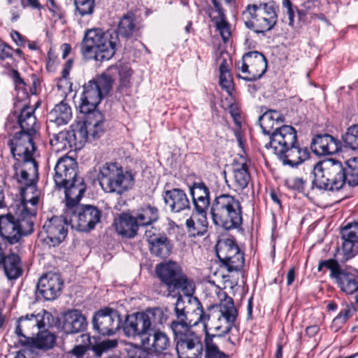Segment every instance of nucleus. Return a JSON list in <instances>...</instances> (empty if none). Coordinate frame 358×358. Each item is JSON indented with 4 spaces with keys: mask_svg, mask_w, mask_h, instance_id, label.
Wrapping results in <instances>:
<instances>
[{
    "mask_svg": "<svg viewBox=\"0 0 358 358\" xmlns=\"http://www.w3.org/2000/svg\"><path fill=\"white\" fill-rule=\"evenodd\" d=\"M185 308L186 313L194 318L196 324H203L205 334L208 331L207 328L209 327L215 332L210 335L217 336L216 338L230 332L238 315L233 299L225 293L219 303L210 306L206 311L197 297H189L187 301H185Z\"/></svg>",
    "mask_w": 358,
    "mask_h": 358,
    "instance_id": "nucleus-1",
    "label": "nucleus"
},
{
    "mask_svg": "<svg viewBox=\"0 0 358 358\" xmlns=\"http://www.w3.org/2000/svg\"><path fill=\"white\" fill-rule=\"evenodd\" d=\"M175 318L170 324L175 341L178 358H201L203 353V344L201 338L191 330L196 322L186 313L185 300L179 296L174 307Z\"/></svg>",
    "mask_w": 358,
    "mask_h": 358,
    "instance_id": "nucleus-2",
    "label": "nucleus"
},
{
    "mask_svg": "<svg viewBox=\"0 0 358 358\" xmlns=\"http://www.w3.org/2000/svg\"><path fill=\"white\" fill-rule=\"evenodd\" d=\"M38 194L29 200H22L9 212L0 216V234L10 244L20 241L22 236L34 231V220L37 213Z\"/></svg>",
    "mask_w": 358,
    "mask_h": 358,
    "instance_id": "nucleus-3",
    "label": "nucleus"
},
{
    "mask_svg": "<svg viewBox=\"0 0 358 358\" xmlns=\"http://www.w3.org/2000/svg\"><path fill=\"white\" fill-rule=\"evenodd\" d=\"M269 138L265 148L272 150L284 165L296 166L309 157L308 149L297 143L296 131L292 126L282 125L277 128Z\"/></svg>",
    "mask_w": 358,
    "mask_h": 358,
    "instance_id": "nucleus-4",
    "label": "nucleus"
},
{
    "mask_svg": "<svg viewBox=\"0 0 358 358\" xmlns=\"http://www.w3.org/2000/svg\"><path fill=\"white\" fill-rule=\"evenodd\" d=\"M119 44L120 38L115 29L103 31L101 29L94 28L85 31L80 52L87 59L103 62L114 56Z\"/></svg>",
    "mask_w": 358,
    "mask_h": 358,
    "instance_id": "nucleus-5",
    "label": "nucleus"
},
{
    "mask_svg": "<svg viewBox=\"0 0 358 358\" xmlns=\"http://www.w3.org/2000/svg\"><path fill=\"white\" fill-rule=\"evenodd\" d=\"M210 215L213 224L225 230L237 229L243 223V208L239 199L222 193L212 200Z\"/></svg>",
    "mask_w": 358,
    "mask_h": 358,
    "instance_id": "nucleus-6",
    "label": "nucleus"
},
{
    "mask_svg": "<svg viewBox=\"0 0 358 358\" xmlns=\"http://www.w3.org/2000/svg\"><path fill=\"white\" fill-rule=\"evenodd\" d=\"M156 273L162 283L166 287L167 296H181L185 301L193 297L195 285L182 272L180 266L176 262H169L161 264L156 268Z\"/></svg>",
    "mask_w": 358,
    "mask_h": 358,
    "instance_id": "nucleus-7",
    "label": "nucleus"
},
{
    "mask_svg": "<svg viewBox=\"0 0 358 358\" xmlns=\"http://www.w3.org/2000/svg\"><path fill=\"white\" fill-rule=\"evenodd\" d=\"M311 189L338 191L345 185V166L336 159L317 162L313 167Z\"/></svg>",
    "mask_w": 358,
    "mask_h": 358,
    "instance_id": "nucleus-8",
    "label": "nucleus"
},
{
    "mask_svg": "<svg viewBox=\"0 0 358 358\" xmlns=\"http://www.w3.org/2000/svg\"><path fill=\"white\" fill-rule=\"evenodd\" d=\"M242 20L247 28L257 34H264L274 27L278 15L271 3L252 4L243 11Z\"/></svg>",
    "mask_w": 358,
    "mask_h": 358,
    "instance_id": "nucleus-9",
    "label": "nucleus"
},
{
    "mask_svg": "<svg viewBox=\"0 0 358 358\" xmlns=\"http://www.w3.org/2000/svg\"><path fill=\"white\" fill-rule=\"evenodd\" d=\"M99 184L106 192L122 194L131 188L134 183V176L124 171L117 163H106L99 170Z\"/></svg>",
    "mask_w": 358,
    "mask_h": 358,
    "instance_id": "nucleus-10",
    "label": "nucleus"
},
{
    "mask_svg": "<svg viewBox=\"0 0 358 358\" xmlns=\"http://www.w3.org/2000/svg\"><path fill=\"white\" fill-rule=\"evenodd\" d=\"M113 79L106 73H103L95 80H90L83 85L81 103L79 106L82 113L92 115L102 98L112 89Z\"/></svg>",
    "mask_w": 358,
    "mask_h": 358,
    "instance_id": "nucleus-11",
    "label": "nucleus"
},
{
    "mask_svg": "<svg viewBox=\"0 0 358 358\" xmlns=\"http://www.w3.org/2000/svg\"><path fill=\"white\" fill-rule=\"evenodd\" d=\"M64 215L69 219V224L73 229L88 232L94 229L101 222L102 212L92 205H78L66 208Z\"/></svg>",
    "mask_w": 358,
    "mask_h": 358,
    "instance_id": "nucleus-12",
    "label": "nucleus"
},
{
    "mask_svg": "<svg viewBox=\"0 0 358 358\" xmlns=\"http://www.w3.org/2000/svg\"><path fill=\"white\" fill-rule=\"evenodd\" d=\"M13 165L14 173L12 178L19 185L22 200H27V190L31 192L36 190V184L38 179V164L36 159L17 160Z\"/></svg>",
    "mask_w": 358,
    "mask_h": 358,
    "instance_id": "nucleus-13",
    "label": "nucleus"
},
{
    "mask_svg": "<svg viewBox=\"0 0 358 358\" xmlns=\"http://www.w3.org/2000/svg\"><path fill=\"white\" fill-rule=\"evenodd\" d=\"M87 120L83 122H77L71 126V132L75 136V146L77 149L85 143L90 134L93 138L99 137L103 131V117L100 112L88 114Z\"/></svg>",
    "mask_w": 358,
    "mask_h": 358,
    "instance_id": "nucleus-14",
    "label": "nucleus"
},
{
    "mask_svg": "<svg viewBox=\"0 0 358 358\" xmlns=\"http://www.w3.org/2000/svg\"><path fill=\"white\" fill-rule=\"evenodd\" d=\"M236 66L245 74L241 77L248 81H255L265 73L267 69V60L265 56L258 51L246 52L241 60L236 63Z\"/></svg>",
    "mask_w": 358,
    "mask_h": 358,
    "instance_id": "nucleus-15",
    "label": "nucleus"
},
{
    "mask_svg": "<svg viewBox=\"0 0 358 358\" xmlns=\"http://www.w3.org/2000/svg\"><path fill=\"white\" fill-rule=\"evenodd\" d=\"M92 325L103 336L114 335L122 327L121 315L117 310L104 308L94 313Z\"/></svg>",
    "mask_w": 358,
    "mask_h": 358,
    "instance_id": "nucleus-16",
    "label": "nucleus"
},
{
    "mask_svg": "<svg viewBox=\"0 0 358 358\" xmlns=\"http://www.w3.org/2000/svg\"><path fill=\"white\" fill-rule=\"evenodd\" d=\"M37 136V135L22 131L15 133L8 142L13 157L16 160L36 159V147L34 141Z\"/></svg>",
    "mask_w": 358,
    "mask_h": 358,
    "instance_id": "nucleus-17",
    "label": "nucleus"
},
{
    "mask_svg": "<svg viewBox=\"0 0 358 358\" xmlns=\"http://www.w3.org/2000/svg\"><path fill=\"white\" fill-rule=\"evenodd\" d=\"M44 327L45 322L41 315H27L17 319L15 332L22 345H29L36 334Z\"/></svg>",
    "mask_w": 358,
    "mask_h": 358,
    "instance_id": "nucleus-18",
    "label": "nucleus"
},
{
    "mask_svg": "<svg viewBox=\"0 0 358 358\" xmlns=\"http://www.w3.org/2000/svg\"><path fill=\"white\" fill-rule=\"evenodd\" d=\"M153 328H151L148 317L143 312L127 315L122 329L127 337L140 339L142 344Z\"/></svg>",
    "mask_w": 358,
    "mask_h": 358,
    "instance_id": "nucleus-19",
    "label": "nucleus"
},
{
    "mask_svg": "<svg viewBox=\"0 0 358 358\" xmlns=\"http://www.w3.org/2000/svg\"><path fill=\"white\" fill-rule=\"evenodd\" d=\"M64 281L57 273H48L42 275L37 284L36 295L46 301L55 299L62 292Z\"/></svg>",
    "mask_w": 358,
    "mask_h": 358,
    "instance_id": "nucleus-20",
    "label": "nucleus"
},
{
    "mask_svg": "<svg viewBox=\"0 0 358 358\" xmlns=\"http://www.w3.org/2000/svg\"><path fill=\"white\" fill-rule=\"evenodd\" d=\"M53 176L55 186H65L78 176V164L75 159L64 156L60 157L55 166Z\"/></svg>",
    "mask_w": 358,
    "mask_h": 358,
    "instance_id": "nucleus-21",
    "label": "nucleus"
},
{
    "mask_svg": "<svg viewBox=\"0 0 358 358\" xmlns=\"http://www.w3.org/2000/svg\"><path fill=\"white\" fill-rule=\"evenodd\" d=\"M67 222L69 219L54 216L48 220L43 224V229L46 234L45 242L50 246L55 247L61 243L67 235Z\"/></svg>",
    "mask_w": 358,
    "mask_h": 358,
    "instance_id": "nucleus-22",
    "label": "nucleus"
},
{
    "mask_svg": "<svg viewBox=\"0 0 358 358\" xmlns=\"http://www.w3.org/2000/svg\"><path fill=\"white\" fill-rule=\"evenodd\" d=\"M343 240L342 252L343 258L341 262H346L358 252V222L349 224L341 230Z\"/></svg>",
    "mask_w": 358,
    "mask_h": 358,
    "instance_id": "nucleus-23",
    "label": "nucleus"
},
{
    "mask_svg": "<svg viewBox=\"0 0 358 358\" xmlns=\"http://www.w3.org/2000/svg\"><path fill=\"white\" fill-rule=\"evenodd\" d=\"M72 118L71 106L64 101L56 104L48 114L47 129H58L67 124Z\"/></svg>",
    "mask_w": 358,
    "mask_h": 358,
    "instance_id": "nucleus-24",
    "label": "nucleus"
},
{
    "mask_svg": "<svg viewBox=\"0 0 358 358\" xmlns=\"http://www.w3.org/2000/svg\"><path fill=\"white\" fill-rule=\"evenodd\" d=\"M341 148V143L329 134L317 135L313 139L311 149L317 155H330Z\"/></svg>",
    "mask_w": 358,
    "mask_h": 358,
    "instance_id": "nucleus-25",
    "label": "nucleus"
},
{
    "mask_svg": "<svg viewBox=\"0 0 358 358\" xmlns=\"http://www.w3.org/2000/svg\"><path fill=\"white\" fill-rule=\"evenodd\" d=\"M87 326L86 317L76 309L68 310L63 315L62 329L66 334L83 331Z\"/></svg>",
    "mask_w": 358,
    "mask_h": 358,
    "instance_id": "nucleus-26",
    "label": "nucleus"
},
{
    "mask_svg": "<svg viewBox=\"0 0 358 358\" xmlns=\"http://www.w3.org/2000/svg\"><path fill=\"white\" fill-rule=\"evenodd\" d=\"M164 200L166 205L173 213H180L190 209L189 200L186 193L180 189L174 188L166 191Z\"/></svg>",
    "mask_w": 358,
    "mask_h": 358,
    "instance_id": "nucleus-27",
    "label": "nucleus"
},
{
    "mask_svg": "<svg viewBox=\"0 0 358 358\" xmlns=\"http://www.w3.org/2000/svg\"><path fill=\"white\" fill-rule=\"evenodd\" d=\"M59 189H65L66 208L75 207L78 204L85 192V185L84 179L81 177H77L72 180L65 186H61Z\"/></svg>",
    "mask_w": 358,
    "mask_h": 358,
    "instance_id": "nucleus-28",
    "label": "nucleus"
},
{
    "mask_svg": "<svg viewBox=\"0 0 358 358\" xmlns=\"http://www.w3.org/2000/svg\"><path fill=\"white\" fill-rule=\"evenodd\" d=\"M149 249L152 255L161 258H166L172 250V244L166 234L157 236L150 235V231H146Z\"/></svg>",
    "mask_w": 358,
    "mask_h": 358,
    "instance_id": "nucleus-29",
    "label": "nucleus"
},
{
    "mask_svg": "<svg viewBox=\"0 0 358 358\" xmlns=\"http://www.w3.org/2000/svg\"><path fill=\"white\" fill-rule=\"evenodd\" d=\"M141 345L145 349L158 354L169 348L171 341L166 333L153 328Z\"/></svg>",
    "mask_w": 358,
    "mask_h": 358,
    "instance_id": "nucleus-30",
    "label": "nucleus"
},
{
    "mask_svg": "<svg viewBox=\"0 0 358 358\" xmlns=\"http://www.w3.org/2000/svg\"><path fill=\"white\" fill-rule=\"evenodd\" d=\"M233 166L234 182L233 186L234 190L241 191L248 187L250 180V175L248 171L247 159L244 157H240L239 161L234 160Z\"/></svg>",
    "mask_w": 358,
    "mask_h": 358,
    "instance_id": "nucleus-31",
    "label": "nucleus"
},
{
    "mask_svg": "<svg viewBox=\"0 0 358 358\" xmlns=\"http://www.w3.org/2000/svg\"><path fill=\"white\" fill-rule=\"evenodd\" d=\"M190 192L196 213H204L210 208V191L203 182L194 183Z\"/></svg>",
    "mask_w": 358,
    "mask_h": 358,
    "instance_id": "nucleus-32",
    "label": "nucleus"
},
{
    "mask_svg": "<svg viewBox=\"0 0 358 358\" xmlns=\"http://www.w3.org/2000/svg\"><path fill=\"white\" fill-rule=\"evenodd\" d=\"M113 225L117 234L128 238L135 237L139 227L135 217L128 213L120 214L115 219Z\"/></svg>",
    "mask_w": 358,
    "mask_h": 358,
    "instance_id": "nucleus-33",
    "label": "nucleus"
},
{
    "mask_svg": "<svg viewBox=\"0 0 358 358\" xmlns=\"http://www.w3.org/2000/svg\"><path fill=\"white\" fill-rule=\"evenodd\" d=\"M284 122V117L277 110H269L259 117V123L264 134L271 136L277 128L281 127L280 124Z\"/></svg>",
    "mask_w": 358,
    "mask_h": 358,
    "instance_id": "nucleus-34",
    "label": "nucleus"
},
{
    "mask_svg": "<svg viewBox=\"0 0 358 358\" xmlns=\"http://www.w3.org/2000/svg\"><path fill=\"white\" fill-rule=\"evenodd\" d=\"M34 113V109L31 107L27 105L23 106L18 116V124L21 129L20 131L38 135L39 125Z\"/></svg>",
    "mask_w": 358,
    "mask_h": 358,
    "instance_id": "nucleus-35",
    "label": "nucleus"
},
{
    "mask_svg": "<svg viewBox=\"0 0 358 358\" xmlns=\"http://www.w3.org/2000/svg\"><path fill=\"white\" fill-rule=\"evenodd\" d=\"M3 272L6 278L10 280H16L20 278L23 273L22 264L19 255L10 253L5 256L1 263Z\"/></svg>",
    "mask_w": 358,
    "mask_h": 358,
    "instance_id": "nucleus-36",
    "label": "nucleus"
},
{
    "mask_svg": "<svg viewBox=\"0 0 358 358\" xmlns=\"http://www.w3.org/2000/svg\"><path fill=\"white\" fill-rule=\"evenodd\" d=\"M50 136L52 138L50 139V144L55 146L57 150H66L68 148H74L75 136L70 130L57 131V129H47Z\"/></svg>",
    "mask_w": 358,
    "mask_h": 358,
    "instance_id": "nucleus-37",
    "label": "nucleus"
},
{
    "mask_svg": "<svg viewBox=\"0 0 358 358\" xmlns=\"http://www.w3.org/2000/svg\"><path fill=\"white\" fill-rule=\"evenodd\" d=\"M185 224L190 236H203L208 231V228L207 212L196 213L195 219L194 218V215H192L186 220Z\"/></svg>",
    "mask_w": 358,
    "mask_h": 358,
    "instance_id": "nucleus-38",
    "label": "nucleus"
},
{
    "mask_svg": "<svg viewBox=\"0 0 358 358\" xmlns=\"http://www.w3.org/2000/svg\"><path fill=\"white\" fill-rule=\"evenodd\" d=\"M215 248L217 258L222 264L225 261H229L232 256L234 257L241 252L238 246L230 238L218 241Z\"/></svg>",
    "mask_w": 358,
    "mask_h": 358,
    "instance_id": "nucleus-39",
    "label": "nucleus"
},
{
    "mask_svg": "<svg viewBox=\"0 0 358 358\" xmlns=\"http://www.w3.org/2000/svg\"><path fill=\"white\" fill-rule=\"evenodd\" d=\"M335 279L341 289L347 294H352L358 290V278L353 273L341 270Z\"/></svg>",
    "mask_w": 358,
    "mask_h": 358,
    "instance_id": "nucleus-40",
    "label": "nucleus"
},
{
    "mask_svg": "<svg viewBox=\"0 0 358 358\" xmlns=\"http://www.w3.org/2000/svg\"><path fill=\"white\" fill-rule=\"evenodd\" d=\"M137 30L136 24L135 22L134 15L131 13H127L124 15L118 24L117 32L118 36L125 38H130L133 36Z\"/></svg>",
    "mask_w": 358,
    "mask_h": 358,
    "instance_id": "nucleus-41",
    "label": "nucleus"
},
{
    "mask_svg": "<svg viewBox=\"0 0 358 358\" xmlns=\"http://www.w3.org/2000/svg\"><path fill=\"white\" fill-rule=\"evenodd\" d=\"M159 218V213L157 208L148 206L138 210L135 219L140 226H148L156 222Z\"/></svg>",
    "mask_w": 358,
    "mask_h": 358,
    "instance_id": "nucleus-42",
    "label": "nucleus"
},
{
    "mask_svg": "<svg viewBox=\"0 0 358 358\" xmlns=\"http://www.w3.org/2000/svg\"><path fill=\"white\" fill-rule=\"evenodd\" d=\"M216 336H211L208 331L205 334V358H228V355L219 349Z\"/></svg>",
    "mask_w": 358,
    "mask_h": 358,
    "instance_id": "nucleus-43",
    "label": "nucleus"
},
{
    "mask_svg": "<svg viewBox=\"0 0 358 358\" xmlns=\"http://www.w3.org/2000/svg\"><path fill=\"white\" fill-rule=\"evenodd\" d=\"M36 336L33 337L31 340V344L39 349L52 348L55 343V336L48 331L39 330L36 334Z\"/></svg>",
    "mask_w": 358,
    "mask_h": 358,
    "instance_id": "nucleus-44",
    "label": "nucleus"
},
{
    "mask_svg": "<svg viewBox=\"0 0 358 358\" xmlns=\"http://www.w3.org/2000/svg\"><path fill=\"white\" fill-rule=\"evenodd\" d=\"M345 183L350 186H356L358 185V159L352 157L345 162Z\"/></svg>",
    "mask_w": 358,
    "mask_h": 358,
    "instance_id": "nucleus-45",
    "label": "nucleus"
},
{
    "mask_svg": "<svg viewBox=\"0 0 358 358\" xmlns=\"http://www.w3.org/2000/svg\"><path fill=\"white\" fill-rule=\"evenodd\" d=\"M144 314L148 317L151 328L155 329L157 324H162L167 320L165 311L159 307L148 309Z\"/></svg>",
    "mask_w": 358,
    "mask_h": 358,
    "instance_id": "nucleus-46",
    "label": "nucleus"
},
{
    "mask_svg": "<svg viewBox=\"0 0 358 358\" xmlns=\"http://www.w3.org/2000/svg\"><path fill=\"white\" fill-rule=\"evenodd\" d=\"M345 146L353 150H358V124L350 126L343 136Z\"/></svg>",
    "mask_w": 358,
    "mask_h": 358,
    "instance_id": "nucleus-47",
    "label": "nucleus"
},
{
    "mask_svg": "<svg viewBox=\"0 0 358 358\" xmlns=\"http://www.w3.org/2000/svg\"><path fill=\"white\" fill-rule=\"evenodd\" d=\"M217 29L219 31L220 36L224 43H227L231 36V31L229 23L226 20L224 13H218V16L215 22Z\"/></svg>",
    "mask_w": 358,
    "mask_h": 358,
    "instance_id": "nucleus-48",
    "label": "nucleus"
},
{
    "mask_svg": "<svg viewBox=\"0 0 358 358\" xmlns=\"http://www.w3.org/2000/svg\"><path fill=\"white\" fill-rule=\"evenodd\" d=\"M244 262V255L241 251L234 257L232 256L229 261L223 262L222 265L224 266L229 272L238 271L243 268Z\"/></svg>",
    "mask_w": 358,
    "mask_h": 358,
    "instance_id": "nucleus-49",
    "label": "nucleus"
},
{
    "mask_svg": "<svg viewBox=\"0 0 358 358\" xmlns=\"http://www.w3.org/2000/svg\"><path fill=\"white\" fill-rule=\"evenodd\" d=\"M80 338L83 342L85 343V344H81L76 345L71 350V354L76 356L77 358H88L86 356L87 350H89L90 347L87 345L90 342V338L88 334H83L80 335Z\"/></svg>",
    "mask_w": 358,
    "mask_h": 358,
    "instance_id": "nucleus-50",
    "label": "nucleus"
},
{
    "mask_svg": "<svg viewBox=\"0 0 358 358\" xmlns=\"http://www.w3.org/2000/svg\"><path fill=\"white\" fill-rule=\"evenodd\" d=\"M76 10L80 15H90L93 13L95 0H74Z\"/></svg>",
    "mask_w": 358,
    "mask_h": 358,
    "instance_id": "nucleus-51",
    "label": "nucleus"
},
{
    "mask_svg": "<svg viewBox=\"0 0 358 358\" xmlns=\"http://www.w3.org/2000/svg\"><path fill=\"white\" fill-rule=\"evenodd\" d=\"M324 267H326L331 271L330 275L333 278H335V277L341 271L338 262L333 259L320 262L317 268L318 271H322Z\"/></svg>",
    "mask_w": 358,
    "mask_h": 358,
    "instance_id": "nucleus-52",
    "label": "nucleus"
},
{
    "mask_svg": "<svg viewBox=\"0 0 358 358\" xmlns=\"http://www.w3.org/2000/svg\"><path fill=\"white\" fill-rule=\"evenodd\" d=\"M127 358H153V355L147 350L137 346H130L127 349Z\"/></svg>",
    "mask_w": 358,
    "mask_h": 358,
    "instance_id": "nucleus-53",
    "label": "nucleus"
},
{
    "mask_svg": "<svg viewBox=\"0 0 358 358\" xmlns=\"http://www.w3.org/2000/svg\"><path fill=\"white\" fill-rule=\"evenodd\" d=\"M282 7L284 8L285 19L286 16L287 17V23L289 26H294V10L292 6V2L290 0H281Z\"/></svg>",
    "mask_w": 358,
    "mask_h": 358,
    "instance_id": "nucleus-54",
    "label": "nucleus"
},
{
    "mask_svg": "<svg viewBox=\"0 0 358 358\" xmlns=\"http://www.w3.org/2000/svg\"><path fill=\"white\" fill-rule=\"evenodd\" d=\"M118 73L120 76V85L122 87H127L129 83L132 73L131 68L127 66H121L118 69Z\"/></svg>",
    "mask_w": 358,
    "mask_h": 358,
    "instance_id": "nucleus-55",
    "label": "nucleus"
},
{
    "mask_svg": "<svg viewBox=\"0 0 358 358\" xmlns=\"http://www.w3.org/2000/svg\"><path fill=\"white\" fill-rule=\"evenodd\" d=\"M352 316L351 308L346 306L341 310L339 314L334 319L333 322L336 325H342Z\"/></svg>",
    "mask_w": 358,
    "mask_h": 358,
    "instance_id": "nucleus-56",
    "label": "nucleus"
},
{
    "mask_svg": "<svg viewBox=\"0 0 358 358\" xmlns=\"http://www.w3.org/2000/svg\"><path fill=\"white\" fill-rule=\"evenodd\" d=\"M220 84L222 89L225 90L229 94L231 93L233 81L230 73L220 75Z\"/></svg>",
    "mask_w": 358,
    "mask_h": 358,
    "instance_id": "nucleus-57",
    "label": "nucleus"
},
{
    "mask_svg": "<svg viewBox=\"0 0 358 358\" xmlns=\"http://www.w3.org/2000/svg\"><path fill=\"white\" fill-rule=\"evenodd\" d=\"M288 185L299 192H302L304 189L305 180L301 178L294 177L287 180Z\"/></svg>",
    "mask_w": 358,
    "mask_h": 358,
    "instance_id": "nucleus-58",
    "label": "nucleus"
},
{
    "mask_svg": "<svg viewBox=\"0 0 358 358\" xmlns=\"http://www.w3.org/2000/svg\"><path fill=\"white\" fill-rule=\"evenodd\" d=\"M11 56V48L0 41V60H4Z\"/></svg>",
    "mask_w": 358,
    "mask_h": 358,
    "instance_id": "nucleus-59",
    "label": "nucleus"
},
{
    "mask_svg": "<svg viewBox=\"0 0 358 358\" xmlns=\"http://www.w3.org/2000/svg\"><path fill=\"white\" fill-rule=\"evenodd\" d=\"M11 76H12L13 79L14 80L16 87L18 89H23L24 87L25 86V83H24L23 79L20 77L19 72L15 69L12 70Z\"/></svg>",
    "mask_w": 358,
    "mask_h": 358,
    "instance_id": "nucleus-60",
    "label": "nucleus"
},
{
    "mask_svg": "<svg viewBox=\"0 0 358 358\" xmlns=\"http://www.w3.org/2000/svg\"><path fill=\"white\" fill-rule=\"evenodd\" d=\"M231 0H212L213 4L217 12V13H224V10L222 8V3H229Z\"/></svg>",
    "mask_w": 358,
    "mask_h": 358,
    "instance_id": "nucleus-61",
    "label": "nucleus"
},
{
    "mask_svg": "<svg viewBox=\"0 0 358 358\" xmlns=\"http://www.w3.org/2000/svg\"><path fill=\"white\" fill-rule=\"evenodd\" d=\"M10 36L13 40L18 45H22L24 43V40L21 34L17 31H12L10 33Z\"/></svg>",
    "mask_w": 358,
    "mask_h": 358,
    "instance_id": "nucleus-62",
    "label": "nucleus"
},
{
    "mask_svg": "<svg viewBox=\"0 0 358 358\" xmlns=\"http://www.w3.org/2000/svg\"><path fill=\"white\" fill-rule=\"evenodd\" d=\"M15 358H36V357L29 350H24L19 352Z\"/></svg>",
    "mask_w": 358,
    "mask_h": 358,
    "instance_id": "nucleus-63",
    "label": "nucleus"
},
{
    "mask_svg": "<svg viewBox=\"0 0 358 358\" xmlns=\"http://www.w3.org/2000/svg\"><path fill=\"white\" fill-rule=\"evenodd\" d=\"M319 329V327L317 325L309 326L306 329V334L309 337H313L318 333Z\"/></svg>",
    "mask_w": 358,
    "mask_h": 358,
    "instance_id": "nucleus-64",
    "label": "nucleus"
}]
</instances>
